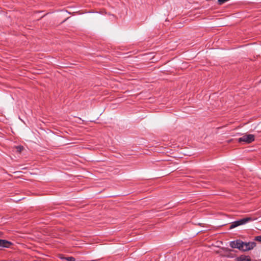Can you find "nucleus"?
Wrapping results in <instances>:
<instances>
[{"mask_svg": "<svg viewBox=\"0 0 261 261\" xmlns=\"http://www.w3.org/2000/svg\"><path fill=\"white\" fill-rule=\"evenodd\" d=\"M253 220L251 217H246L232 222L229 226V229H233L239 226L246 224Z\"/></svg>", "mask_w": 261, "mask_h": 261, "instance_id": "f257e3e1", "label": "nucleus"}, {"mask_svg": "<svg viewBox=\"0 0 261 261\" xmlns=\"http://www.w3.org/2000/svg\"><path fill=\"white\" fill-rule=\"evenodd\" d=\"M254 140V136L252 134L245 135L238 139L239 142H244L245 143H250Z\"/></svg>", "mask_w": 261, "mask_h": 261, "instance_id": "f03ea898", "label": "nucleus"}, {"mask_svg": "<svg viewBox=\"0 0 261 261\" xmlns=\"http://www.w3.org/2000/svg\"><path fill=\"white\" fill-rule=\"evenodd\" d=\"M243 242L240 240L231 241L230 242V246L232 248H237L240 250L243 251Z\"/></svg>", "mask_w": 261, "mask_h": 261, "instance_id": "7ed1b4c3", "label": "nucleus"}, {"mask_svg": "<svg viewBox=\"0 0 261 261\" xmlns=\"http://www.w3.org/2000/svg\"><path fill=\"white\" fill-rule=\"evenodd\" d=\"M256 243L255 242H243V251H247L253 249L256 246Z\"/></svg>", "mask_w": 261, "mask_h": 261, "instance_id": "20e7f679", "label": "nucleus"}, {"mask_svg": "<svg viewBox=\"0 0 261 261\" xmlns=\"http://www.w3.org/2000/svg\"><path fill=\"white\" fill-rule=\"evenodd\" d=\"M12 243L5 240L0 239V247L9 248Z\"/></svg>", "mask_w": 261, "mask_h": 261, "instance_id": "39448f33", "label": "nucleus"}, {"mask_svg": "<svg viewBox=\"0 0 261 261\" xmlns=\"http://www.w3.org/2000/svg\"><path fill=\"white\" fill-rule=\"evenodd\" d=\"M238 261H251V259L249 256L241 255L237 257Z\"/></svg>", "mask_w": 261, "mask_h": 261, "instance_id": "423d86ee", "label": "nucleus"}, {"mask_svg": "<svg viewBox=\"0 0 261 261\" xmlns=\"http://www.w3.org/2000/svg\"><path fill=\"white\" fill-rule=\"evenodd\" d=\"M229 0H218L219 5H221Z\"/></svg>", "mask_w": 261, "mask_h": 261, "instance_id": "0eeeda50", "label": "nucleus"}, {"mask_svg": "<svg viewBox=\"0 0 261 261\" xmlns=\"http://www.w3.org/2000/svg\"><path fill=\"white\" fill-rule=\"evenodd\" d=\"M254 240L261 242V236H258L255 237Z\"/></svg>", "mask_w": 261, "mask_h": 261, "instance_id": "6e6552de", "label": "nucleus"}, {"mask_svg": "<svg viewBox=\"0 0 261 261\" xmlns=\"http://www.w3.org/2000/svg\"><path fill=\"white\" fill-rule=\"evenodd\" d=\"M68 261H75V258L73 257H68L65 258Z\"/></svg>", "mask_w": 261, "mask_h": 261, "instance_id": "1a4fd4ad", "label": "nucleus"}, {"mask_svg": "<svg viewBox=\"0 0 261 261\" xmlns=\"http://www.w3.org/2000/svg\"><path fill=\"white\" fill-rule=\"evenodd\" d=\"M17 150L20 152L21 151V149H22V147L19 146L17 147Z\"/></svg>", "mask_w": 261, "mask_h": 261, "instance_id": "9d476101", "label": "nucleus"}, {"mask_svg": "<svg viewBox=\"0 0 261 261\" xmlns=\"http://www.w3.org/2000/svg\"><path fill=\"white\" fill-rule=\"evenodd\" d=\"M2 235V232L0 231V237Z\"/></svg>", "mask_w": 261, "mask_h": 261, "instance_id": "9b49d317", "label": "nucleus"}]
</instances>
